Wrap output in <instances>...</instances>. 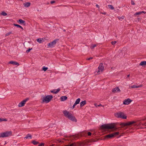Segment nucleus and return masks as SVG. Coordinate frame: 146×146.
Masks as SVG:
<instances>
[{
  "mask_svg": "<svg viewBox=\"0 0 146 146\" xmlns=\"http://www.w3.org/2000/svg\"><path fill=\"white\" fill-rule=\"evenodd\" d=\"M100 129L103 130H108L109 129H113L115 130L117 128L113 123L107 124L102 125L100 127Z\"/></svg>",
  "mask_w": 146,
  "mask_h": 146,
  "instance_id": "1",
  "label": "nucleus"
},
{
  "mask_svg": "<svg viewBox=\"0 0 146 146\" xmlns=\"http://www.w3.org/2000/svg\"><path fill=\"white\" fill-rule=\"evenodd\" d=\"M64 116L68 118L69 119L75 122H76L77 120L75 117L69 112L65 110L63 111Z\"/></svg>",
  "mask_w": 146,
  "mask_h": 146,
  "instance_id": "2",
  "label": "nucleus"
},
{
  "mask_svg": "<svg viewBox=\"0 0 146 146\" xmlns=\"http://www.w3.org/2000/svg\"><path fill=\"white\" fill-rule=\"evenodd\" d=\"M12 132L11 131H7L0 133V137H6L11 135Z\"/></svg>",
  "mask_w": 146,
  "mask_h": 146,
  "instance_id": "3",
  "label": "nucleus"
},
{
  "mask_svg": "<svg viewBox=\"0 0 146 146\" xmlns=\"http://www.w3.org/2000/svg\"><path fill=\"white\" fill-rule=\"evenodd\" d=\"M52 98L53 96L52 95H47L43 98L42 101L47 103L50 101Z\"/></svg>",
  "mask_w": 146,
  "mask_h": 146,
  "instance_id": "4",
  "label": "nucleus"
},
{
  "mask_svg": "<svg viewBox=\"0 0 146 146\" xmlns=\"http://www.w3.org/2000/svg\"><path fill=\"white\" fill-rule=\"evenodd\" d=\"M119 134V132H116L113 133L111 134H110L107 135L105 136V139H110L112 138L115 136L118 135Z\"/></svg>",
  "mask_w": 146,
  "mask_h": 146,
  "instance_id": "5",
  "label": "nucleus"
},
{
  "mask_svg": "<svg viewBox=\"0 0 146 146\" xmlns=\"http://www.w3.org/2000/svg\"><path fill=\"white\" fill-rule=\"evenodd\" d=\"M58 40V39H55L53 41L48 43V47H49L50 48H52L56 44L57 41Z\"/></svg>",
  "mask_w": 146,
  "mask_h": 146,
  "instance_id": "6",
  "label": "nucleus"
},
{
  "mask_svg": "<svg viewBox=\"0 0 146 146\" xmlns=\"http://www.w3.org/2000/svg\"><path fill=\"white\" fill-rule=\"evenodd\" d=\"M117 117L118 118L122 119H126L127 117L124 115V113L121 112H120L117 113Z\"/></svg>",
  "mask_w": 146,
  "mask_h": 146,
  "instance_id": "7",
  "label": "nucleus"
},
{
  "mask_svg": "<svg viewBox=\"0 0 146 146\" xmlns=\"http://www.w3.org/2000/svg\"><path fill=\"white\" fill-rule=\"evenodd\" d=\"M29 100V98H27L25 100H24L19 104L18 106L19 107H21L24 106L25 103Z\"/></svg>",
  "mask_w": 146,
  "mask_h": 146,
  "instance_id": "8",
  "label": "nucleus"
},
{
  "mask_svg": "<svg viewBox=\"0 0 146 146\" xmlns=\"http://www.w3.org/2000/svg\"><path fill=\"white\" fill-rule=\"evenodd\" d=\"M135 123V121L129 122L127 123H122L120 124V125L122 126H126L129 125L133 124Z\"/></svg>",
  "mask_w": 146,
  "mask_h": 146,
  "instance_id": "9",
  "label": "nucleus"
},
{
  "mask_svg": "<svg viewBox=\"0 0 146 146\" xmlns=\"http://www.w3.org/2000/svg\"><path fill=\"white\" fill-rule=\"evenodd\" d=\"M98 69L96 70V71L97 73L99 72H102L104 69V66L102 63H101L98 67Z\"/></svg>",
  "mask_w": 146,
  "mask_h": 146,
  "instance_id": "10",
  "label": "nucleus"
},
{
  "mask_svg": "<svg viewBox=\"0 0 146 146\" xmlns=\"http://www.w3.org/2000/svg\"><path fill=\"white\" fill-rule=\"evenodd\" d=\"M131 101L132 100L129 98H127L124 101L123 104L125 105H128L129 104Z\"/></svg>",
  "mask_w": 146,
  "mask_h": 146,
  "instance_id": "11",
  "label": "nucleus"
},
{
  "mask_svg": "<svg viewBox=\"0 0 146 146\" xmlns=\"http://www.w3.org/2000/svg\"><path fill=\"white\" fill-rule=\"evenodd\" d=\"M112 91L113 93L120 92V90L118 87H116L112 89Z\"/></svg>",
  "mask_w": 146,
  "mask_h": 146,
  "instance_id": "12",
  "label": "nucleus"
},
{
  "mask_svg": "<svg viewBox=\"0 0 146 146\" xmlns=\"http://www.w3.org/2000/svg\"><path fill=\"white\" fill-rule=\"evenodd\" d=\"M9 63L17 66H19V63L18 62L15 61H10L9 62Z\"/></svg>",
  "mask_w": 146,
  "mask_h": 146,
  "instance_id": "13",
  "label": "nucleus"
},
{
  "mask_svg": "<svg viewBox=\"0 0 146 146\" xmlns=\"http://www.w3.org/2000/svg\"><path fill=\"white\" fill-rule=\"evenodd\" d=\"M60 90V89L58 88L57 90H54L51 91V92L52 93L57 94L59 92Z\"/></svg>",
  "mask_w": 146,
  "mask_h": 146,
  "instance_id": "14",
  "label": "nucleus"
},
{
  "mask_svg": "<svg viewBox=\"0 0 146 146\" xmlns=\"http://www.w3.org/2000/svg\"><path fill=\"white\" fill-rule=\"evenodd\" d=\"M31 3L30 2H26L23 3L24 7H27L30 6Z\"/></svg>",
  "mask_w": 146,
  "mask_h": 146,
  "instance_id": "15",
  "label": "nucleus"
},
{
  "mask_svg": "<svg viewBox=\"0 0 146 146\" xmlns=\"http://www.w3.org/2000/svg\"><path fill=\"white\" fill-rule=\"evenodd\" d=\"M67 98V97L66 96H62L60 98L61 101H64Z\"/></svg>",
  "mask_w": 146,
  "mask_h": 146,
  "instance_id": "16",
  "label": "nucleus"
},
{
  "mask_svg": "<svg viewBox=\"0 0 146 146\" xmlns=\"http://www.w3.org/2000/svg\"><path fill=\"white\" fill-rule=\"evenodd\" d=\"M142 86V85H140L139 86H137L135 85H134L131 86L130 87L131 88H138L141 87Z\"/></svg>",
  "mask_w": 146,
  "mask_h": 146,
  "instance_id": "17",
  "label": "nucleus"
},
{
  "mask_svg": "<svg viewBox=\"0 0 146 146\" xmlns=\"http://www.w3.org/2000/svg\"><path fill=\"white\" fill-rule=\"evenodd\" d=\"M139 65L143 66H146V61H143L141 62L139 64Z\"/></svg>",
  "mask_w": 146,
  "mask_h": 146,
  "instance_id": "18",
  "label": "nucleus"
},
{
  "mask_svg": "<svg viewBox=\"0 0 146 146\" xmlns=\"http://www.w3.org/2000/svg\"><path fill=\"white\" fill-rule=\"evenodd\" d=\"M80 107H82L86 104V101L84 100L80 103Z\"/></svg>",
  "mask_w": 146,
  "mask_h": 146,
  "instance_id": "19",
  "label": "nucleus"
},
{
  "mask_svg": "<svg viewBox=\"0 0 146 146\" xmlns=\"http://www.w3.org/2000/svg\"><path fill=\"white\" fill-rule=\"evenodd\" d=\"M80 98H78L74 104L76 105L79 104L80 101Z\"/></svg>",
  "mask_w": 146,
  "mask_h": 146,
  "instance_id": "20",
  "label": "nucleus"
},
{
  "mask_svg": "<svg viewBox=\"0 0 146 146\" xmlns=\"http://www.w3.org/2000/svg\"><path fill=\"white\" fill-rule=\"evenodd\" d=\"M29 138L30 139H31L32 137L31 135L30 134H28L27 136L25 137V138L27 139Z\"/></svg>",
  "mask_w": 146,
  "mask_h": 146,
  "instance_id": "21",
  "label": "nucleus"
},
{
  "mask_svg": "<svg viewBox=\"0 0 146 146\" xmlns=\"http://www.w3.org/2000/svg\"><path fill=\"white\" fill-rule=\"evenodd\" d=\"M14 25L15 26L17 27H18V28H20L23 30V28L20 25H17V24H14Z\"/></svg>",
  "mask_w": 146,
  "mask_h": 146,
  "instance_id": "22",
  "label": "nucleus"
},
{
  "mask_svg": "<svg viewBox=\"0 0 146 146\" xmlns=\"http://www.w3.org/2000/svg\"><path fill=\"white\" fill-rule=\"evenodd\" d=\"M42 38H39L37 39V41L39 43H41L42 41Z\"/></svg>",
  "mask_w": 146,
  "mask_h": 146,
  "instance_id": "23",
  "label": "nucleus"
},
{
  "mask_svg": "<svg viewBox=\"0 0 146 146\" xmlns=\"http://www.w3.org/2000/svg\"><path fill=\"white\" fill-rule=\"evenodd\" d=\"M108 7L110 9H111V10H113L114 9V7H113L112 5H108Z\"/></svg>",
  "mask_w": 146,
  "mask_h": 146,
  "instance_id": "24",
  "label": "nucleus"
},
{
  "mask_svg": "<svg viewBox=\"0 0 146 146\" xmlns=\"http://www.w3.org/2000/svg\"><path fill=\"white\" fill-rule=\"evenodd\" d=\"M32 143L34 145H36L37 144L39 143V142L35 140H34L32 141Z\"/></svg>",
  "mask_w": 146,
  "mask_h": 146,
  "instance_id": "25",
  "label": "nucleus"
},
{
  "mask_svg": "<svg viewBox=\"0 0 146 146\" xmlns=\"http://www.w3.org/2000/svg\"><path fill=\"white\" fill-rule=\"evenodd\" d=\"M1 15L3 16H5L7 15V14L4 11H3L1 13Z\"/></svg>",
  "mask_w": 146,
  "mask_h": 146,
  "instance_id": "26",
  "label": "nucleus"
},
{
  "mask_svg": "<svg viewBox=\"0 0 146 146\" xmlns=\"http://www.w3.org/2000/svg\"><path fill=\"white\" fill-rule=\"evenodd\" d=\"M19 22L20 23H25V21L22 20L21 19H20L19 20Z\"/></svg>",
  "mask_w": 146,
  "mask_h": 146,
  "instance_id": "27",
  "label": "nucleus"
},
{
  "mask_svg": "<svg viewBox=\"0 0 146 146\" xmlns=\"http://www.w3.org/2000/svg\"><path fill=\"white\" fill-rule=\"evenodd\" d=\"M97 45L96 44H92V46H90V48L92 49H94L95 47Z\"/></svg>",
  "mask_w": 146,
  "mask_h": 146,
  "instance_id": "28",
  "label": "nucleus"
},
{
  "mask_svg": "<svg viewBox=\"0 0 146 146\" xmlns=\"http://www.w3.org/2000/svg\"><path fill=\"white\" fill-rule=\"evenodd\" d=\"M141 14V11H140L138 12H136L135 14L134 15L136 16L137 15H140Z\"/></svg>",
  "mask_w": 146,
  "mask_h": 146,
  "instance_id": "29",
  "label": "nucleus"
},
{
  "mask_svg": "<svg viewBox=\"0 0 146 146\" xmlns=\"http://www.w3.org/2000/svg\"><path fill=\"white\" fill-rule=\"evenodd\" d=\"M47 67H45L44 66L42 68V70H43L44 71H45L46 70L48 69Z\"/></svg>",
  "mask_w": 146,
  "mask_h": 146,
  "instance_id": "30",
  "label": "nucleus"
},
{
  "mask_svg": "<svg viewBox=\"0 0 146 146\" xmlns=\"http://www.w3.org/2000/svg\"><path fill=\"white\" fill-rule=\"evenodd\" d=\"M11 34V32H9L8 33H7L5 35L6 36H9Z\"/></svg>",
  "mask_w": 146,
  "mask_h": 146,
  "instance_id": "31",
  "label": "nucleus"
},
{
  "mask_svg": "<svg viewBox=\"0 0 146 146\" xmlns=\"http://www.w3.org/2000/svg\"><path fill=\"white\" fill-rule=\"evenodd\" d=\"M7 121V119H4V118L1 119H1L0 120V122L4 121Z\"/></svg>",
  "mask_w": 146,
  "mask_h": 146,
  "instance_id": "32",
  "label": "nucleus"
},
{
  "mask_svg": "<svg viewBox=\"0 0 146 146\" xmlns=\"http://www.w3.org/2000/svg\"><path fill=\"white\" fill-rule=\"evenodd\" d=\"M118 19L119 20H120L121 19H123L124 18V17L123 16H122V17H117Z\"/></svg>",
  "mask_w": 146,
  "mask_h": 146,
  "instance_id": "33",
  "label": "nucleus"
},
{
  "mask_svg": "<svg viewBox=\"0 0 146 146\" xmlns=\"http://www.w3.org/2000/svg\"><path fill=\"white\" fill-rule=\"evenodd\" d=\"M116 41H112L111 42V44L112 45H114L115 44H116Z\"/></svg>",
  "mask_w": 146,
  "mask_h": 146,
  "instance_id": "34",
  "label": "nucleus"
},
{
  "mask_svg": "<svg viewBox=\"0 0 146 146\" xmlns=\"http://www.w3.org/2000/svg\"><path fill=\"white\" fill-rule=\"evenodd\" d=\"M44 143H42L39 145L38 146H44Z\"/></svg>",
  "mask_w": 146,
  "mask_h": 146,
  "instance_id": "35",
  "label": "nucleus"
},
{
  "mask_svg": "<svg viewBox=\"0 0 146 146\" xmlns=\"http://www.w3.org/2000/svg\"><path fill=\"white\" fill-rule=\"evenodd\" d=\"M32 49V48H31V49L29 48V49L27 50L26 51V52L28 53Z\"/></svg>",
  "mask_w": 146,
  "mask_h": 146,
  "instance_id": "36",
  "label": "nucleus"
},
{
  "mask_svg": "<svg viewBox=\"0 0 146 146\" xmlns=\"http://www.w3.org/2000/svg\"><path fill=\"white\" fill-rule=\"evenodd\" d=\"M131 5H135V3L132 0L131 1Z\"/></svg>",
  "mask_w": 146,
  "mask_h": 146,
  "instance_id": "37",
  "label": "nucleus"
},
{
  "mask_svg": "<svg viewBox=\"0 0 146 146\" xmlns=\"http://www.w3.org/2000/svg\"><path fill=\"white\" fill-rule=\"evenodd\" d=\"M93 58L92 57H90V58H88L86 59L87 60H90L91 59H92Z\"/></svg>",
  "mask_w": 146,
  "mask_h": 146,
  "instance_id": "38",
  "label": "nucleus"
},
{
  "mask_svg": "<svg viewBox=\"0 0 146 146\" xmlns=\"http://www.w3.org/2000/svg\"><path fill=\"white\" fill-rule=\"evenodd\" d=\"M87 134V132H84L82 133V135H86Z\"/></svg>",
  "mask_w": 146,
  "mask_h": 146,
  "instance_id": "39",
  "label": "nucleus"
},
{
  "mask_svg": "<svg viewBox=\"0 0 146 146\" xmlns=\"http://www.w3.org/2000/svg\"><path fill=\"white\" fill-rule=\"evenodd\" d=\"M87 134L88 136H90L91 135V132H88Z\"/></svg>",
  "mask_w": 146,
  "mask_h": 146,
  "instance_id": "40",
  "label": "nucleus"
},
{
  "mask_svg": "<svg viewBox=\"0 0 146 146\" xmlns=\"http://www.w3.org/2000/svg\"><path fill=\"white\" fill-rule=\"evenodd\" d=\"M55 1H50V3L51 4H52L54 3H55Z\"/></svg>",
  "mask_w": 146,
  "mask_h": 146,
  "instance_id": "41",
  "label": "nucleus"
},
{
  "mask_svg": "<svg viewBox=\"0 0 146 146\" xmlns=\"http://www.w3.org/2000/svg\"><path fill=\"white\" fill-rule=\"evenodd\" d=\"M76 105V104H75L74 103V105L72 106V109H74V108L75 106Z\"/></svg>",
  "mask_w": 146,
  "mask_h": 146,
  "instance_id": "42",
  "label": "nucleus"
},
{
  "mask_svg": "<svg viewBox=\"0 0 146 146\" xmlns=\"http://www.w3.org/2000/svg\"><path fill=\"white\" fill-rule=\"evenodd\" d=\"M101 13H102V14L105 15L106 14V13L104 12Z\"/></svg>",
  "mask_w": 146,
  "mask_h": 146,
  "instance_id": "43",
  "label": "nucleus"
},
{
  "mask_svg": "<svg viewBox=\"0 0 146 146\" xmlns=\"http://www.w3.org/2000/svg\"><path fill=\"white\" fill-rule=\"evenodd\" d=\"M141 13H144V14H145V13H146V12L145 11H141Z\"/></svg>",
  "mask_w": 146,
  "mask_h": 146,
  "instance_id": "44",
  "label": "nucleus"
},
{
  "mask_svg": "<svg viewBox=\"0 0 146 146\" xmlns=\"http://www.w3.org/2000/svg\"><path fill=\"white\" fill-rule=\"evenodd\" d=\"M96 6L97 7H98V8H99V5H98V4H96Z\"/></svg>",
  "mask_w": 146,
  "mask_h": 146,
  "instance_id": "45",
  "label": "nucleus"
},
{
  "mask_svg": "<svg viewBox=\"0 0 146 146\" xmlns=\"http://www.w3.org/2000/svg\"><path fill=\"white\" fill-rule=\"evenodd\" d=\"M129 76H130V75L129 74H128V75H127V77H129Z\"/></svg>",
  "mask_w": 146,
  "mask_h": 146,
  "instance_id": "46",
  "label": "nucleus"
},
{
  "mask_svg": "<svg viewBox=\"0 0 146 146\" xmlns=\"http://www.w3.org/2000/svg\"><path fill=\"white\" fill-rule=\"evenodd\" d=\"M101 105H101V104H100L99 105H98V106H101Z\"/></svg>",
  "mask_w": 146,
  "mask_h": 146,
  "instance_id": "47",
  "label": "nucleus"
},
{
  "mask_svg": "<svg viewBox=\"0 0 146 146\" xmlns=\"http://www.w3.org/2000/svg\"><path fill=\"white\" fill-rule=\"evenodd\" d=\"M63 31H64V32H65V31H66V30L64 29V30H63Z\"/></svg>",
  "mask_w": 146,
  "mask_h": 146,
  "instance_id": "48",
  "label": "nucleus"
},
{
  "mask_svg": "<svg viewBox=\"0 0 146 146\" xmlns=\"http://www.w3.org/2000/svg\"><path fill=\"white\" fill-rule=\"evenodd\" d=\"M138 19L139 20V19H140V18H138Z\"/></svg>",
  "mask_w": 146,
  "mask_h": 146,
  "instance_id": "49",
  "label": "nucleus"
},
{
  "mask_svg": "<svg viewBox=\"0 0 146 146\" xmlns=\"http://www.w3.org/2000/svg\"><path fill=\"white\" fill-rule=\"evenodd\" d=\"M1 118H0V120H1Z\"/></svg>",
  "mask_w": 146,
  "mask_h": 146,
  "instance_id": "50",
  "label": "nucleus"
}]
</instances>
